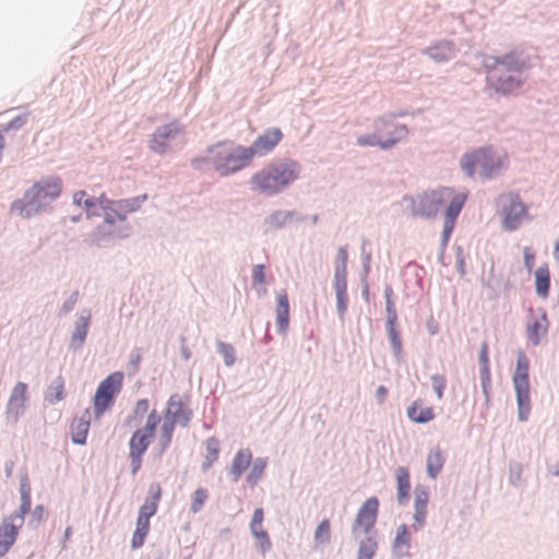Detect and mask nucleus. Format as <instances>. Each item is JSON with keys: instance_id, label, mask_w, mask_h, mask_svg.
Segmentation results:
<instances>
[{"instance_id": "obj_1", "label": "nucleus", "mask_w": 559, "mask_h": 559, "mask_svg": "<svg viewBox=\"0 0 559 559\" xmlns=\"http://www.w3.org/2000/svg\"><path fill=\"white\" fill-rule=\"evenodd\" d=\"M300 164L292 158L269 163L250 179L252 190L267 197L276 195L293 185L300 175Z\"/></svg>"}, {"instance_id": "obj_2", "label": "nucleus", "mask_w": 559, "mask_h": 559, "mask_svg": "<svg viewBox=\"0 0 559 559\" xmlns=\"http://www.w3.org/2000/svg\"><path fill=\"white\" fill-rule=\"evenodd\" d=\"M221 144L217 174L221 177L233 176L246 169L254 159L253 153L248 146L235 144L231 141H218Z\"/></svg>"}, {"instance_id": "obj_3", "label": "nucleus", "mask_w": 559, "mask_h": 559, "mask_svg": "<svg viewBox=\"0 0 559 559\" xmlns=\"http://www.w3.org/2000/svg\"><path fill=\"white\" fill-rule=\"evenodd\" d=\"M452 195V189L441 188L425 191L415 197L404 195L403 200L408 202V209L413 216L424 219L435 218Z\"/></svg>"}, {"instance_id": "obj_4", "label": "nucleus", "mask_w": 559, "mask_h": 559, "mask_svg": "<svg viewBox=\"0 0 559 559\" xmlns=\"http://www.w3.org/2000/svg\"><path fill=\"white\" fill-rule=\"evenodd\" d=\"M484 69H496L523 75L532 68L531 56L520 47H515L501 56L479 53L476 56Z\"/></svg>"}, {"instance_id": "obj_5", "label": "nucleus", "mask_w": 559, "mask_h": 559, "mask_svg": "<svg viewBox=\"0 0 559 559\" xmlns=\"http://www.w3.org/2000/svg\"><path fill=\"white\" fill-rule=\"evenodd\" d=\"M530 364L524 353L520 352L516 358L515 371L512 378L516 405L518 419L525 423L531 414V394H530Z\"/></svg>"}, {"instance_id": "obj_6", "label": "nucleus", "mask_w": 559, "mask_h": 559, "mask_svg": "<svg viewBox=\"0 0 559 559\" xmlns=\"http://www.w3.org/2000/svg\"><path fill=\"white\" fill-rule=\"evenodd\" d=\"M122 384L123 372L121 371H115L99 382L93 397V413L95 419H99L114 406L122 389Z\"/></svg>"}, {"instance_id": "obj_7", "label": "nucleus", "mask_w": 559, "mask_h": 559, "mask_svg": "<svg viewBox=\"0 0 559 559\" xmlns=\"http://www.w3.org/2000/svg\"><path fill=\"white\" fill-rule=\"evenodd\" d=\"M379 513V499L374 496L369 497L358 509L356 518L350 528L354 539H358L360 534L369 535L374 528Z\"/></svg>"}, {"instance_id": "obj_8", "label": "nucleus", "mask_w": 559, "mask_h": 559, "mask_svg": "<svg viewBox=\"0 0 559 559\" xmlns=\"http://www.w3.org/2000/svg\"><path fill=\"white\" fill-rule=\"evenodd\" d=\"M487 73V86L495 91L496 94L509 96L516 90L521 88L525 82L523 75L500 71L496 69H485Z\"/></svg>"}, {"instance_id": "obj_9", "label": "nucleus", "mask_w": 559, "mask_h": 559, "mask_svg": "<svg viewBox=\"0 0 559 559\" xmlns=\"http://www.w3.org/2000/svg\"><path fill=\"white\" fill-rule=\"evenodd\" d=\"M51 202L44 198V193L34 191V185L27 189L23 199L15 200L12 203L11 210L20 214L22 217L31 218L39 213L47 212L50 209Z\"/></svg>"}, {"instance_id": "obj_10", "label": "nucleus", "mask_w": 559, "mask_h": 559, "mask_svg": "<svg viewBox=\"0 0 559 559\" xmlns=\"http://www.w3.org/2000/svg\"><path fill=\"white\" fill-rule=\"evenodd\" d=\"M29 400L28 385L25 382L19 381L11 390L7 406H5V423L14 427L20 418L26 411V404Z\"/></svg>"}, {"instance_id": "obj_11", "label": "nucleus", "mask_w": 559, "mask_h": 559, "mask_svg": "<svg viewBox=\"0 0 559 559\" xmlns=\"http://www.w3.org/2000/svg\"><path fill=\"white\" fill-rule=\"evenodd\" d=\"M180 133H182V128L176 121L162 124L150 136L148 147L155 154L164 155L169 148V143Z\"/></svg>"}, {"instance_id": "obj_12", "label": "nucleus", "mask_w": 559, "mask_h": 559, "mask_svg": "<svg viewBox=\"0 0 559 559\" xmlns=\"http://www.w3.org/2000/svg\"><path fill=\"white\" fill-rule=\"evenodd\" d=\"M549 328L547 311L539 307L537 309L530 308L526 323L527 340L537 346L546 336Z\"/></svg>"}, {"instance_id": "obj_13", "label": "nucleus", "mask_w": 559, "mask_h": 559, "mask_svg": "<svg viewBox=\"0 0 559 559\" xmlns=\"http://www.w3.org/2000/svg\"><path fill=\"white\" fill-rule=\"evenodd\" d=\"M527 206L522 202L519 194L510 195V204L502 210V226L504 230L514 231L522 223L523 217L527 215Z\"/></svg>"}, {"instance_id": "obj_14", "label": "nucleus", "mask_w": 559, "mask_h": 559, "mask_svg": "<svg viewBox=\"0 0 559 559\" xmlns=\"http://www.w3.org/2000/svg\"><path fill=\"white\" fill-rule=\"evenodd\" d=\"M193 417L191 408L186 407L178 393L171 394L167 401V408L165 411L164 420L171 421L176 427L179 424L181 427H187Z\"/></svg>"}, {"instance_id": "obj_15", "label": "nucleus", "mask_w": 559, "mask_h": 559, "mask_svg": "<svg viewBox=\"0 0 559 559\" xmlns=\"http://www.w3.org/2000/svg\"><path fill=\"white\" fill-rule=\"evenodd\" d=\"M459 52L456 44L452 39H438L430 46L420 50V53L428 56L437 63H445L454 59Z\"/></svg>"}, {"instance_id": "obj_16", "label": "nucleus", "mask_w": 559, "mask_h": 559, "mask_svg": "<svg viewBox=\"0 0 559 559\" xmlns=\"http://www.w3.org/2000/svg\"><path fill=\"white\" fill-rule=\"evenodd\" d=\"M283 136V132L280 128H267L263 133L259 134L248 147L251 150L254 157H262L271 153L282 141Z\"/></svg>"}, {"instance_id": "obj_17", "label": "nucleus", "mask_w": 559, "mask_h": 559, "mask_svg": "<svg viewBox=\"0 0 559 559\" xmlns=\"http://www.w3.org/2000/svg\"><path fill=\"white\" fill-rule=\"evenodd\" d=\"M478 362L481 392L485 397V405L488 408L491 400V374L489 361V347L486 342L481 343L478 354Z\"/></svg>"}, {"instance_id": "obj_18", "label": "nucleus", "mask_w": 559, "mask_h": 559, "mask_svg": "<svg viewBox=\"0 0 559 559\" xmlns=\"http://www.w3.org/2000/svg\"><path fill=\"white\" fill-rule=\"evenodd\" d=\"M31 484L28 479V475L25 472L20 477V495H21V504L17 511L5 516L4 519H10L13 523L19 521L21 526L24 523L25 515L31 512L32 508V496H31Z\"/></svg>"}, {"instance_id": "obj_19", "label": "nucleus", "mask_w": 559, "mask_h": 559, "mask_svg": "<svg viewBox=\"0 0 559 559\" xmlns=\"http://www.w3.org/2000/svg\"><path fill=\"white\" fill-rule=\"evenodd\" d=\"M132 227L130 224H119L117 227L108 229L105 224L97 226L92 235V241L96 245L108 242L112 239H124L131 235Z\"/></svg>"}, {"instance_id": "obj_20", "label": "nucleus", "mask_w": 559, "mask_h": 559, "mask_svg": "<svg viewBox=\"0 0 559 559\" xmlns=\"http://www.w3.org/2000/svg\"><path fill=\"white\" fill-rule=\"evenodd\" d=\"M21 524H15L10 519L2 520L0 524V558H3L15 544Z\"/></svg>"}, {"instance_id": "obj_21", "label": "nucleus", "mask_w": 559, "mask_h": 559, "mask_svg": "<svg viewBox=\"0 0 559 559\" xmlns=\"http://www.w3.org/2000/svg\"><path fill=\"white\" fill-rule=\"evenodd\" d=\"M289 299L286 290H281L276 296L275 324L280 335H286L289 328Z\"/></svg>"}, {"instance_id": "obj_22", "label": "nucleus", "mask_w": 559, "mask_h": 559, "mask_svg": "<svg viewBox=\"0 0 559 559\" xmlns=\"http://www.w3.org/2000/svg\"><path fill=\"white\" fill-rule=\"evenodd\" d=\"M63 182L58 176H49L41 178L34 183V191L44 193V198L48 199L51 203L58 200L61 195Z\"/></svg>"}, {"instance_id": "obj_23", "label": "nucleus", "mask_w": 559, "mask_h": 559, "mask_svg": "<svg viewBox=\"0 0 559 559\" xmlns=\"http://www.w3.org/2000/svg\"><path fill=\"white\" fill-rule=\"evenodd\" d=\"M147 200V194H140L133 198L120 199L116 201L114 213L119 224H129L127 214L134 213L140 210L141 205Z\"/></svg>"}, {"instance_id": "obj_24", "label": "nucleus", "mask_w": 559, "mask_h": 559, "mask_svg": "<svg viewBox=\"0 0 559 559\" xmlns=\"http://www.w3.org/2000/svg\"><path fill=\"white\" fill-rule=\"evenodd\" d=\"M221 144L218 142L209 145L205 150V155L197 156L191 159V167L198 171H207L213 169L217 173L218 162L216 157L219 155Z\"/></svg>"}, {"instance_id": "obj_25", "label": "nucleus", "mask_w": 559, "mask_h": 559, "mask_svg": "<svg viewBox=\"0 0 559 559\" xmlns=\"http://www.w3.org/2000/svg\"><path fill=\"white\" fill-rule=\"evenodd\" d=\"M160 497H162L160 485L158 483H152L150 485L145 501L140 507L138 514L144 515L145 518H148V519L154 516L157 512Z\"/></svg>"}, {"instance_id": "obj_26", "label": "nucleus", "mask_w": 559, "mask_h": 559, "mask_svg": "<svg viewBox=\"0 0 559 559\" xmlns=\"http://www.w3.org/2000/svg\"><path fill=\"white\" fill-rule=\"evenodd\" d=\"M252 462V452L250 449H240L235 454L231 467L229 469V474L231 475V480L237 483L242 474L248 469Z\"/></svg>"}, {"instance_id": "obj_27", "label": "nucleus", "mask_w": 559, "mask_h": 559, "mask_svg": "<svg viewBox=\"0 0 559 559\" xmlns=\"http://www.w3.org/2000/svg\"><path fill=\"white\" fill-rule=\"evenodd\" d=\"M294 214L286 213L285 210H275L264 217L262 223L263 234L267 235L275 230H281L289 224V217Z\"/></svg>"}, {"instance_id": "obj_28", "label": "nucleus", "mask_w": 559, "mask_h": 559, "mask_svg": "<svg viewBox=\"0 0 559 559\" xmlns=\"http://www.w3.org/2000/svg\"><path fill=\"white\" fill-rule=\"evenodd\" d=\"M396 478V500L400 506H405L409 500L411 491V475L409 471L405 466H399L395 471Z\"/></svg>"}, {"instance_id": "obj_29", "label": "nucleus", "mask_w": 559, "mask_h": 559, "mask_svg": "<svg viewBox=\"0 0 559 559\" xmlns=\"http://www.w3.org/2000/svg\"><path fill=\"white\" fill-rule=\"evenodd\" d=\"M90 323H91V313L90 312H87L86 316L81 314L78 318L75 325H74V331L71 336V342L69 345L71 349L78 350L83 347L86 336H87V333H88Z\"/></svg>"}, {"instance_id": "obj_30", "label": "nucleus", "mask_w": 559, "mask_h": 559, "mask_svg": "<svg viewBox=\"0 0 559 559\" xmlns=\"http://www.w3.org/2000/svg\"><path fill=\"white\" fill-rule=\"evenodd\" d=\"M479 167L483 171L481 175L486 179L493 178L501 167L500 158L495 157L491 151L487 148H479Z\"/></svg>"}, {"instance_id": "obj_31", "label": "nucleus", "mask_w": 559, "mask_h": 559, "mask_svg": "<svg viewBox=\"0 0 559 559\" xmlns=\"http://www.w3.org/2000/svg\"><path fill=\"white\" fill-rule=\"evenodd\" d=\"M411 547V533L407 524H401L392 543V551L397 558L408 554Z\"/></svg>"}, {"instance_id": "obj_32", "label": "nucleus", "mask_w": 559, "mask_h": 559, "mask_svg": "<svg viewBox=\"0 0 559 559\" xmlns=\"http://www.w3.org/2000/svg\"><path fill=\"white\" fill-rule=\"evenodd\" d=\"M154 438V435L138 428L133 431L128 442L129 452L144 455Z\"/></svg>"}, {"instance_id": "obj_33", "label": "nucleus", "mask_w": 559, "mask_h": 559, "mask_svg": "<svg viewBox=\"0 0 559 559\" xmlns=\"http://www.w3.org/2000/svg\"><path fill=\"white\" fill-rule=\"evenodd\" d=\"M407 417L413 423L423 425L431 421L435 418V412L433 408L430 406L423 407L421 401L416 400L411 404V406H408Z\"/></svg>"}, {"instance_id": "obj_34", "label": "nucleus", "mask_w": 559, "mask_h": 559, "mask_svg": "<svg viewBox=\"0 0 559 559\" xmlns=\"http://www.w3.org/2000/svg\"><path fill=\"white\" fill-rule=\"evenodd\" d=\"M333 288L336 296L337 317L343 321L348 306L347 280L333 281Z\"/></svg>"}, {"instance_id": "obj_35", "label": "nucleus", "mask_w": 559, "mask_h": 559, "mask_svg": "<svg viewBox=\"0 0 559 559\" xmlns=\"http://www.w3.org/2000/svg\"><path fill=\"white\" fill-rule=\"evenodd\" d=\"M450 202L448 206L445 207L444 213V222L456 224V219L462 212L465 201H466V194L465 193H457L452 194L449 199Z\"/></svg>"}, {"instance_id": "obj_36", "label": "nucleus", "mask_w": 559, "mask_h": 559, "mask_svg": "<svg viewBox=\"0 0 559 559\" xmlns=\"http://www.w3.org/2000/svg\"><path fill=\"white\" fill-rule=\"evenodd\" d=\"M444 462H445V459H444L443 453L439 447L431 450L428 453L427 464H426L428 477L431 479H436L437 476L440 474V472L444 465Z\"/></svg>"}, {"instance_id": "obj_37", "label": "nucleus", "mask_w": 559, "mask_h": 559, "mask_svg": "<svg viewBox=\"0 0 559 559\" xmlns=\"http://www.w3.org/2000/svg\"><path fill=\"white\" fill-rule=\"evenodd\" d=\"M535 290L542 298H547L549 295L550 273L547 264L540 265L535 272Z\"/></svg>"}, {"instance_id": "obj_38", "label": "nucleus", "mask_w": 559, "mask_h": 559, "mask_svg": "<svg viewBox=\"0 0 559 559\" xmlns=\"http://www.w3.org/2000/svg\"><path fill=\"white\" fill-rule=\"evenodd\" d=\"M90 420L84 417L75 418L71 424V440L76 445L86 444Z\"/></svg>"}, {"instance_id": "obj_39", "label": "nucleus", "mask_w": 559, "mask_h": 559, "mask_svg": "<svg viewBox=\"0 0 559 559\" xmlns=\"http://www.w3.org/2000/svg\"><path fill=\"white\" fill-rule=\"evenodd\" d=\"M150 531V519L138 514L135 530L131 539V548L139 549L144 545L145 538Z\"/></svg>"}, {"instance_id": "obj_40", "label": "nucleus", "mask_w": 559, "mask_h": 559, "mask_svg": "<svg viewBox=\"0 0 559 559\" xmlns=\"http://www.w3.org/2000/svg\"><path fill=\"white\" fill-rule=\"evenodd\" d=\"M385 331L393 356L400 361L403 357V342L397 324H385Z\"/></svg>"}, {"instance_id": "obj_41", "label": "nucleus", "mask_w": 559, "mask_h": 559, "mask_svg": "<svg viewBox=\"0 0 559 559\" xmlns=\"http://www.w3.org/2000/svg\"><path fill=\"white\" fill-rule=\"evenodd\" d=\"M174 431H175L174 424L171 421L164 420V423L162 424V427H160V435H159L158 442H157V450H158L157 455L159 457H162L163 454L170 447Z\"/></svg>"}, {"instance_id": "obj_42", "label": "nucleus", "mask_w": 559, "mask_h": 559, "mask_svg": "<svg viewBox=\"0 0 559 559\" xmlns=\"http://www.w3.org/2000/svg\"><path fill=\"white\" fill-rule=\"evenodd\" d=\"M64 399V380L62 377H57L48 386L45 395V401L50 405H55Z\"/></svg>"}, {"instance_id": "obj_43", "label": "nucleus", "mask_w": 559, "mask_h": 559, "mask_svg": "<svg viewBox=\"0 0 559 559\" xmlns=\"http://www.w3.org/2000/svg\"><path fill=\"white\" fill-rule=\"evenodd\" d=\"M378 550V543L374 536L366 535L360 539L357 559H373Z\"/></svg>"}, {"instance_id": "obj_44", "label": "nucleus", "mask_w": 559, "mask_h": 559, "mask_svg": "<svg viewBox=\"0 0 559 559\" xmlns=\"http://www.w3.org/2000/svg\"><path fill=\"white\" fill-rule=\"evenodd\" d=\"M150 408V402L147 399H140L136 401L132 413L129 414L124 419V426L138 425L142 421L144 415Z\"/></svg>"}, {"instance_id": "obj_45", "label": "nucleus", "mask_w": 559, "mask_h": 559, "mask_svg": "<svg viewBox=\"0 0 559 559\" xmlns=\"http://www.w3.org/2000/svg\"><path fill=\"white\" fill-rule=\"evenodd\" d=\"M479 150L474 151L472 153H465L462 155L460 159V166L465 175L469 178L474 177L475 170L479 167Z\"/></svg>"}, {"instance_id": "obj_46", "label": "nucleus", "mask_w": 559, "mask_h": 559, "mask_svg": "<svg viewBox=\"0 0 559 559\" xmlns=\"http://www.w3.org/2000/svg\"><path fill=\"white\" fill-rule=\"evenodd\" d=\"M267 466V457H257L252 461L251 469L247 475V483L250 486H254L261 479L265 468Z\"/></svg>"}, {"instance_id": "obj_47", "label": "nucleus", "mask_w": 559, "mask_h": 559, "mask_svg": "<svg viewBox=\"0 0 559 559\" xmlns=\"http://www.w3.org/2000/svg\"><path fill=\"white\" fill-rule=\"evenodd\" d=\"M347 260L348 254L346 247H340L336 255L333 281L347 280Z\"/></svg>"}, {"instance_id": "obj_48", "label": "nucleus", "mask_w": 559, "mask_h": 559, "mask_svg": "<svg viewBox=\"0 0 559 559\" xmlns=\"http://www.w3.org/2000/svg\"><path fill=\"white\" fill-rule=\"evenodd\" d=\"M206 450L209 454L205 457L204 462L202 463L203 472L207 471L218 457L221 449L217 439H215L214 437L207 439Z\"/></svg>"}, {"instance_id": "obj_49", "label": "nucleus", "mask_w": 559, "mask_h": 559, "mask_svg": "<svg viewBox=\"0 0 559 559\" xmlns=\"http://www.w3.org/2000/svg\"><path fill=\"white\" fill-rule=\"evenodd\" d=\"M370 245L368 239H364L360 247L361 254V272H360V282H365L368 278V275L371 271V252L367 251V246Z\"/></svg>"}, {"instance_id": "obj_50", "label": "nucleus", "mask_w": 559, "mask_h": 559, "mask_svg": "<svg viewBox=\"0 0 559 559\" xmlns=\"http://www.w3.org/2000/svg\"><path fill=\"white\" fill-rule=\"evenodd\" d=\"M429 495L430 492L427 486L417 485L414 490V509L419 511H427Z\"/></svg>"}, {"instance_id": "obj_51", "label": "nucleus", "mask_w": 559, "mask_h": 559, "mask_svg": "<svg viewBox=\"0 0 559 559\" xmlns=\"http://www.w3.org/2000/svg\"><path fill=\"white\" fill-rule=\"evenodd\" d=\"M331 540V523L330 520L323 519L314 531V542L320 545L329 544Z\"/></svg>"}, {"instance_id": "obj_52", "label": "nucleus", "mask_w": 559, "mask_h": 559, "mask_svg": "<svg viewBox=\"0 0 559 559\" xmlns=\"http://www.w3.org/2000/svg\"><path fill=\"white\" fill-rule=\"evenodd\" d=\"M216 350L219 355L224 358V364L227 367H231L236 361V352L231 344L217 341L216 343Z\"/></svg>"}, {"instance_id": "obj_53", "label": "nucleus", "mask_w": 559, "mask_h": 559, "mask_svg": "<svg viewBox=\"0 0 559 559\" xmlns=\"http://www.w3.org/2000/svg\"><path fill=\"white\" fill-rule=\"evenodd\" d=\"M142 361V349L134 347L129 355V361L127 364V372L130 377H134L139 370Z\"/></svg>"}, {"instance_id": "obj_54", "label": "nucleus", "mask_w": 559, "mask_h": 559, "mask_svg": "<svg viewBox=\"0 0 559 559\" xmlns=\"http://www.w3.org/2000/svg\"><path fill=\"white\" fill-rule=\"evenodd\" d=\"M406 115L405 111L390 112L383 115L381 118L374 121V129L377 131H384L388 126H392L394 119L399 117H404Z\"/></svg>"}, {"instance_id": "obj_55", "label": "nucleus", "mask_w": 559, "mask_h": 559, "mask_svg": "<svg viewBox=\"0 0 559 559\" xmlns=\"http://www.w3.org/2000/svg\"><path fill=\"white\" fill-rule=\"evenodd\" d=\"M257 539V548L261 552V555H265L269 552L272 548V542L269 536L267 531L265 530H259L255 536H253Z\"/></svg>"}, {"instance_id": "obj_56", "label": "nucleus", "mask_w": 559, "mask_h": 559, "mask_svg": "<svg viewBox=\"0 0 559 559\" xmlns=\"http://www.w3.org/2000/svg\"><path fill=\"white\" fill-rule=\"evenodd\" d=\"M206 499H207V490L202 487L198 488L193 492V499H192V503H191V508H190L191 512L198 513L202 509Z\"/></svg>"}, {"instance_id": "obj_57", "label": "nucleus", "mask_w": 559, "mask_h": 559, "mask_svg": "<svg viewBox=\"0 0 559 559\" xmlns=\"http://www.w3.org/2000/svg\"><path fill=\"white\" fill-rule=\"evenodd\" d=\"M160 424V416L157 413L156 409H152L146 418V423L141 429H143L145 432H150V435H156V430L158 425Z\"/></svg>"}, {"instance_id": "obj_58", "label": "nucleus", "mask_w": 559, "mask_h": 559, "mask_svg": "<svg viewBox=\"0 0 559 559\" xmlns=\"http://www.w3.org/2000/svg\"><path fill=\"white\" fill-rule=\"evenodd\" d=\"M160 424V416L157 413L156 409H152L146 418V423L141 429H143L145 432H150V435H156V430L158 425Z\"/></svg>"}, {"instance_id": "obj_59", "label": "nucleus", "mask_w": 559, "mask_h": 559, "mask_svg": "<svg viewBox=\"0 0 559 559\" xmlns=\"http://www.w3.org/2000/svg\"><path fill=\"white\" fill-rule=\"evenodd\" d=\"M83 207L85 210L86 216L90 217H99L102 216V211L99 210L98 203L95 197H88L83 202Z\"/></svg>"}, {"instance_id": "obj_60", "label": "nucleus", "mask_w": 559, "mask_h": 559, "mask_svg": "<svg viewBox=\"0 0 559 559\" xmlns=\"http://www.w3.org/2000/svg\"><path fill=\"white\" fill-rule=\"evenodd\" d=\"M431 382H432V388H433V391L436 392V395L439 400L442 399L443 396V392L445 390V386H447V379L442 374H432L431 376Z\"/></svg>"}, {"instance_id": "obj_61", "label": "nucleus", "mask_w": 559, "mask_h": 559, "mask_svg": "<svg viewBox=\"0 0 559 559\" xmlns=\"http://www.w3.org/2000/svg\"><path fill=\"white\" fill-rule=\"evenodd\" d=\"M404 129V132L401 133V135H399V143L404 139L406 138V135L408 134V128L406 124H394L392 123V126H388L385 128L384 131H381L382 133L386 134L389 138H392V139H396V132L400 131V129Z\"/></svg>"}, {"instance_id": "obj_62", "label": "nucleus", "mask_w": 559, "mask_h": 559, "mask_svg": "<svg viewBox=\"0 0 559 559\" xmlns=\"http://www.w3.org/2000/svg\"><path fill=\"white\" fill-rule=\"evenodd\" d=\"M28 119V114H22L16 117H14L12 120H10L7 126L4 127V131H11V130H19L21 129Z\"/></svg>"}, {"instance_id": "obj_63", "label": "nucleus", "mask_w": 559, "mask_h": 559, "mask_svg": "<svg viewBox=\"0 0 559 559\" xmlns=\"http://www.w3.org/2000/svg\"><path fill=\"white\" fill-rule=\"evenodd\" d=\"M266 283V276H265V266L264 264H255L252 269V284H265Z\"/></svg>"}, {"instance_id": "obj_64", "label": "nucleus", "mask_w": 559, "mask_h": 559, "mask_svg": "<svg viewBox=\"0 0 559 559\" xmlns=\"http://www.w3.org/2000/svg\"><path fill=\"white\" fill-rule=\"evenodd\" d=\"M455 225L452 223L443 222V229L441 233L440 247L447 249L450 238L453 234Z\"/></svg>"}]
</instances>
